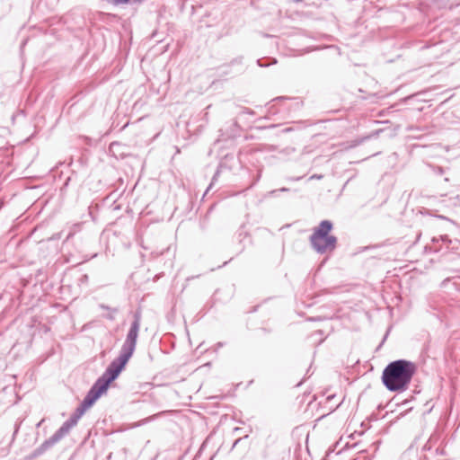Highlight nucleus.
Masks as SVG:
<instances>
[{
  "instance_id": "f257e3e1",
  "label": "nucleus",
  "mask_w": 460,
  "mask_h": 460,
  "mask_svg": "<svg viewBox=\"0 0 460 460\" xmlns=\"http://www.w3.org/2000/svg\"><path fill=\"white\" fill-rule=\"evenodd\" d=\"M128 360V358L119 354V357L111 363L104 374L95 382L87 393L81 405L76 409L75 411L78 415L82 417L85 411L106 392L110 384L117 378Z\"/></svg>"
},
{
  "instance_id": "f03ea898",
  "label": "nucleus",
  "mask_w": 460,
  "mask_h": 460,
  "mask_svg": "<svg viewBox=\"0 0 460 460\" xmlns=\"http://www.w3.org/2000/svg\"><path fill=\"white\" fill-rule=\"evenodd\" d=\"M417 367L413 362L398 359L389 363L383 371L382 381L391 392H403L408 389Z\"/></svg>"
},
{
  "instance_id": "7ed1b4c3",
  "label": "nucleus",
  "mask_w": 460,
  "mask_h": 460,
  "mask_svg": "<svg viewBox=\"0 0 460 460\" xmlns=\"http://www.w3.org/2000/svg\"><path fill=\"white\" fill-rule=\"evenodd\" d=\"M332 223L329 220H323L315 227L309 240L312 248L318 253L323 254L334 251L337 244V238L331 234Z\"/></svg>"
},
{
  "instance_id": "20e7f679",
  "label": "nucleus",
  "mask_w": 460,
  "mask_h": 460,
  "mask_svg": "<svg viewBox=\"0 0 460 460\" xmlns=\"http://www.w3.org/2000/svg\"><path fill=\"white\" fill-rule=\"evenodd\" d=\"M80 415L75 411L69 420L65 421L63 425L46 441H44L40 447H38L31 455V457H37L43 454L47 449L51 447L57 442H58L62 438L67 435L70 429L75 427L79 419Z\"/></svg>"
},
{
  "instance_id": "39448f33",
  "label": "nucleus",
  "mask_w": 460,
  "mask_h": 460,
  "mask_svg": "<svg viewBox=\"0 0 460 460\" xmlns=\"http://www.w3.org/2000/svg\"><path fill=\"white\" fill-rule=\"evenodd\" d=\"M141 324V312L137 311L134 314V321L132 322L130 328L128 332L126 340L121 347L120 355H123L128 358H131L133 355L136 345H137V340L138 337V332L140 329Z\"/></svg>"
},
{
  "instance_id": "423d86ee",
  "label": "nucleus",
  "mask_w": 460,
  "mask_h": 460,
  "mask_svg": "<svg viewBox=\"0 0 460 460\" xmlns=\"http://www.w3.org/2000/svg\"><path fill=\"white\" fill-rule=\"evenodd\" d=\"M101 307H102V308H103V309H106V310H110V311H111V313L107 315V317H108L110 320H113V319H114V314L118 312V310H117V309H115V308L111 309V308H110L109 306H106V305H101Z\"/></svg>"
},
{
  "instance_id": "0eeeda50",
  "label": "nucleus",
  "mask_w": 460,
  "mask_h": 460,
  "mask_svg": "<svg viewBox=\"0 0 460 460\" xmlns=\"http://www.w3.org/2000/svg\"><path fill=\"white\" fill-rule=\"evenodd\" d=\"M257 65H258L259 66H268V65H263V64H261V59H257Z\"/></svg>"
},
{
  "instance_id": "6e6552de",
  "label": "nucleus",
  "mask_w": 460,
  "mask_h": 460,
  "mask_svg": "<svg viewBox=\"0 0 460 460\" xmlns=\"http://www.w3.org/2000/svg\"><path fill=\"white\" fill-rule=\"evenodd\" d=\"M280 191H288L289 190L288 188H281L279 189Z\"/></svg>"
}]
</instances>
